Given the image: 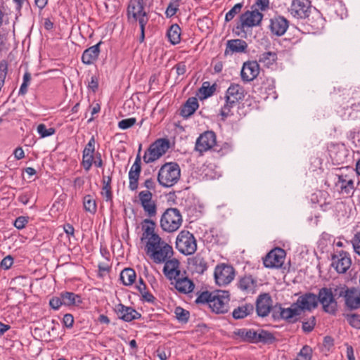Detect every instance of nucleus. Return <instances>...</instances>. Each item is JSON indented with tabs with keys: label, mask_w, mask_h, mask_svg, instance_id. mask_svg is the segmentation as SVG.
<instances>
[{
	"label": "nucleus",
	"mask_w": 360,
	"mask_h": 360,
	"mask_svg": "<svg viewBox=\"0 0 360 360\" xmlns=\"http://www.w3.org/2000/svg\"><path fill=\"white\" fill-rule=\"evenodd\" d=\"M312 349L310 347L306 345L299 352L297 357L295 360H311Z\"/></svg>",
	"instance_id": "de8ad7c7"
},
{
	"label": "nucleus",
	"mask_w": 360,
	"mask_h": 360,
	"mask_svg": "<svg viewBox=\"0 0 360 360\" xmlns=\"http://www.w3.org/2000/svg\"><path fill=\"white\" fill-rule=\"evenodd\" d=\"M181 223L182 217L179 210L176 208L167 209L164 212L160 219L162 229L169 233L178 230Z\"/></svg>",
	"instance_id": "39448f33"
},
{
	"label": "nucleus",
	"mask_w": 360,
	"mask_h": 360,
	"mask_svg": "<svg viewBox=\"0 0 360 360\" xmlns=\"http://www.w3.org/2000/svg\"><path fill=\"white\" fill-rule=\"evenodd\" d=\"M216 87L214 84L210 86L208 82H203L202 86L199 89L200 98L205 99L211 96L214 93Z\"/></svg>",
	"instance_id": "ea45409f"
},
{
	"label": "nucleus",
	"mask_w": 360,
	"mask_h": 360,
	"mask_svg": "<svg viewBox=\"0 0 360 360\" xmlns=\"http://www.w3.org/2000/svg\"><path fill=\"white\" fill-rule=\"evenodd\" d=\"M244 88L238 84H231L226 91L224 98H227L229 103H236L237 104L245 98Z\"/></svg>",
	"instance_id": "4be33fe9"
},
{
	"label": "nucleus",
	"mask_w": 360,
	"mask_h": 360,
	"mask_svg": "<svg viewBox=\"0 0 360 360\" xmlns=\"http://www.w3.org/2000/svg\"><path fill=\"white\" fill-rule=\"evenodd\" d=\"M225 99V103L221 108L220 115L223 117H227L228 116L232 115V108H233L237 103H229V101L227 98Z\"/></svg>",
	"instance_id": "c03bdc74"
},
{
	"label": "nucleus",
	"mask_w": 360,
	"mask_h": 360,
	"mask_svg": "<svg viewBox=\"0 0 360 360\" xmlns=\"http://www.w3.org/2000/svg\"><path fill=\"white\" fill-rule=\"evenodd\" d=\"M84 209L86 212L91 214H96L97 211V204L94 198L91 195H86L83 198Z\"/></svg>",
	"instance_id": "58836bf2"
},
{
	"label": "nucleus",
	"mask_w": 360,
	"mask_h": 360,
	"mask_svg": "<svg viewBox=\"0 0 360 360\" xmlns=\"http://www.w3.org/2000/svg\"><path fill=\"white\" fill-rule=\"evenodd\" d=\"M176 248L185 255L193 254L197 250V243L194 236L188 231H181L177 236Z\"/></svg>",
	"instance_id": "6e6552de"
},
{
	"label": "nucleus",
	"mask_w": 360,
	"mask_h": 360,
	"mask_svg": "<svg viewBox=\"0 0 360 360\" xmlns=\"http://www.w3.org/2000/svg\"><path fill=\"white\" fill-rule=\"evenodd\" d=\"M99 275L102 276L104 274L110 271V266L107 263L101 262L98 264Z\"/></svg>",
	"instance_id": "774afa93"
},
{
	"label": "nucleus",
	"mask_w": 360,
	"mask_h": 360,
	"mask_svg": "<svg viewBox=\"0 0 360 360\" xmlns=\"http://www.w3.org/2000/svg\"><path fill=\"white\" fill-rule=\"evenodd\" d=\"M338 180L335 183V186L338 193L341 195H349L355 190L354 174L353 171L345 173L340 171V174H336Z\"/></svg>",
	"instance_id": "1a4fd4ad"
},
{
	"label": "nucleus",
	"mask_w": 360,
	"mask_h": 360,
	"mask_svg": "<svg viewBox=\"0 0 360 360\" xmlns=\"http://www.w3.org/2000/svg\"><path fill=\"white\" fill-rule=\"evenodd\" d=\"M319 196L320 199L318 200V203L323 211H327L332 207V198L327 192L319 191L316 197Z\"/></svg>",
	"instance_id": "e433bc0d"
},
{
	"label": "nucleus",
	"mask_w": 360,
	"mask_h": 360,
	"mask_svg": "<svg viewBox=\"0 0 360 360\" xmlns=\"http://www.w3.org/2000/svg\"><path fill=\"white\" fill-rule=\"evenodd\" d=\"M136 122L135 117H130L127 119H123L118 122V127L121 129H127L134 126Z\"/></svg>",
	"instance_id": "3c124183"
},
{
	"label": "nucleus",
	"mask_w": 360,
	"mask_h": 360,
	"mask_svg": "<svg viewBox=\"0 0 360 360\" xmlns=\"http://www.w3.org/2000/svg\"><path fill=\"white\" fill-rule=\"evenodd\" d=\"M271 297L267 294L259 296L257 300L256 309L259 316L264 317L269 314L271 309Z\"/></svg>",
	"instance_id": "bb28decb"
},
{
	"label": "nucleus",
	"mask_w": 360,
	"mask_h": 360,
	"mask_svg": "<svg viewBox=\"0 0 360 360\" xmlns=\"http://www.w3.org/2000/svg\"><path fill=\"white\" fill-rule=\"evenodd\" d=\"M345 306L349 309L360 307V292L354 288H349L345 297Z\"/></svg>",
	"instance_id": "cd10ccee"
},
{
	"label": "nucleus",
	"mask_w": 360,
	"mask_h": 360,
	"mask_svg": "<svg viewBox=\"0 0 360 360\" xmlns=\"http://www.w3.org/2000/svg\"><path fill=\"white\" fill-rule=\"evenodd\" d=\"M316 325V318L314 316H310L308 319L302 321V328L306 333L311 332Z\"/></svg>",
	"instance_id": "a18cd8bd"
},
{
	"label": "nucleus",
	"mask_w": 360,
	"mask_h": 360,
	"mask_svg": "<svg viewBox=\"0 0 360 360\" xmlns=\"http://www.w3.org/2000/svg\"><path fill=\"white\" fill-rule=\"evenodd\" d=\"M300 312L311 311L318 305L317 295L311 292L305 293L298 297L295 302Z\"/></svg>",
	"instance_id": "a211bd4d"
},
{
	"label": "nucleus",
	"mask_w": 360,
	"mask_h": 360,
	"mask_svg": "<svg viewBox=\"0 0 360 360\" xmlns=\"http://www.w3.org/2000/svg\"><path fill=\"white\" fill-rule=\"evenodd\" d=\"M119 318L125 321H131L141 317V314L131 307H126L122 304L115 306V309Z\"/></svg>",
	"instance_id": "5701e85b"
},
{
	"label": "nucleus",
	"mask_w": 360,
	"mask_h": 360,
	"mask_svg": "<svg viewBox=\"0 0 360 360\" xmlns=\"http://www.w3.org/2000/svg\"><path fill=\"white\" fill-rule=\"evenodd\" d=\"M111 181L112 178L110 176H103V188L101 191V195L103 198H105L106 201H112V194L111 191Z\"/></svg>",
	"instance_id": "4c0bfd02"
},
{
	"label": "nucleus",
	"mask_w": 360,
	"mask_h": 360,
	"mask_svg": "<svg viewBox=\"0 0 360 360\" xmlns=\"http://www.w3.org/2000/svg\"><path fill=\"white\" fill-rule=\"evenodd\" d=\"M175 314L178 320L186 322L189 318V312L181 307H176Z\"/></svg>",
	"instance_id": "5fc2aeb1"
},
{
	"label": "nucleus",
	"mask_w": 360,
	"mask_h": 360,
	"mask_svg": "<svg viewBox=\"0 0 360 360\" xmlns=\"http://www.w3.org/2000/svg\"><path fill=\"white\" fill-rule=\"evenodd\" d=\"M243 7L242 3L236 4L225 15V20L226 22L231 21L236 14L239 13Z\"/></svg>",
	"instance_id": "09e8293b"
},
{
	"label": "nucleus",
	"mask_w": 360,
	"mask_h": 360,
	"mask_svg": "<svg viewBox=\"0 0 360 360\" xmlns=\"http://www.w3.org/2000/svg\"><path fill=\"white\" fill-rule=\"evenodd\" d=\"M63 322L67 328H72L74 323V318L72 315L70 314H65Z\"/></svg>",
	"instance_id": "69168bd1"
},
{
	"label": "nucleus",
	"mask_w": 360,
	"mask_h": 360,
	"mask_svg": "<svg viewBox=\"0 0 360 360\" xmlns=\"http://www.w3.org/2000/svg\"><path fill=\"white\" fill-rule=\"evenodd\" d=\"M254 307L251 304H245L235 308L232 316L235 319H244L253 312Z\"/></svg>",
	"instance_id": "2f4dec72"
},
{
	"label": "nucleus",
	"mask_w": 360,
	"mask_h": 360,
	"mask_svg": "<svg viewBox=\"0 0 360 360\" xmlns=\"http://www.w3.org/2000/svg\"><path fill=\"white\" fill-rule=\"evenodd\" d=\"M193 264L198 273L202 274L207 269V263L202 258H195Z\"/></svg>",
	"instance_id": "603ef678"
},
{
	"label": "nucleus",
	"mask_w": 360,
	"mask_h": 360,
	"mask_svg": "<svg viewBox=\"0 0 360 360\" xmlns=\"http://www.w3.org/2000/svg\"><path fill=\"white\" fill-rule=\"evenodd\" d=\"M136 274L135 271L131 268H126L120 273V280L124 285H130L135 281Z\"/></svg>",
	"instance_id": "72a5a7b5"
},
{
	"label": "nucleus",
	"mask_w": 360,
	"mask_h": 360,
	"mask_svg": "<svg viewBox=\"0 0 360 360\" xmlns=\"http://www.w3.org/2000/svg\"><path fill=\"white\" fill-rule=\"evenodd\" d=\"M136 289L140 292L143 300L148 302H153L155 297L147 290V286L146 284H136Z\"/></svg>",
	"instance_id": "79ce46f5"
},
{
	"label": "nucleus",
	"mask_w": 360,
	"mask_h": 360,
	"mask_svg": "<svg viewBox=\"0 0 360 360\" xmlns=\"http://www.w3.org/2000/svg\"><path fill=\"white\" fill-rule=\"evenodd\" d=\"M169 41L175 45L181 41V28L177 24L172 25L167 31Z\"/></svg>",
	"instance_id": "c9c22d12"
},
{
	"label": "nucleus",
	"mask_w": 360,
	"mask_h": 360,
	"mask_svg": "<svg viewBox=\"0 0 360 360\" xmlns=\"http://www.w3.org/2000/svg\"><path fill=\"white\" fill-rule=\"evenodd\" d=\"M311 2L309 0H292L289 12L295 18L304 19L309 15Z\"/></svg>",
	"instance_id": "2eb2a0df"
},
{
	"label": "nucleus",
	"mask_w": 360,
	"mask_h": 360,
	"mask_svg": "<svg viewBox=\"0 0 360 360\" xmlns=\"http://www.w3.org/2000/svg\"><path fill=\"white\" fill-rule=\"evenodd\" d=\"M263 18V14L257 9L255 11H247L240 18L241 27H252L259 25Z\"/></svg>",
	"instance_id": "6ab92c4d"
},
{
	"label": "nucleus",
	"mask_w": 360,
	"mask_h": 360,
	"mask_svg": "<svg viewBox=\"0 0 360 360\" xmlns=\"http://www.w3.org/2000/svg\"><path fill=\"white\" fill-rule=\"evenodd\" d=\"M95 152V139L92 136L83 150L82 155H94Z\"/></svg>",
	"instance_id": "6e6d98bb"
},
{
	"label": "nucleus",
	"mask_w": 360,
	"mask_h": 360,
	"mask_svg": "<svg viewBox=\"0 0 360 360\" xmlns=\"http://www.w3.org/2000/svg\"><path fill=\"white\" fill-rule=\"evenodd\" d=\"M155 224L150 219H144L142 224V236L141 240L146 244V254L156 264H160L170 259L173 255L171 245L157 234L155 231Z\"/></svg>",
	"instance_id": "f257e3e1"
},
{
	"label": "nucleus",
	"mask_w": 360,
	"mask_h": 360,
	"mask_svg": "<svg viewBox=\"0 0 360 360\" xmlns=\"http://www.w3.org/2000/svg\"><path fill=\"white\" fill-rule=\"evenodd\" d=\"M102 41L86 49L82 53V61L86 65L94 63L98 58L100 53V46Z\"/></svg>",
	"instance_id": "393cba45"
},
{
	"label": "nucleus",
	"mask_w": 360,
	"mask_h": 360,
	"mask_svg": "<svg viewBox=\"0 0 360 360\" xmlns=\"http://www.w3.org/2000/svg\"><path fill=\"white\" fill-rule=\"evenodd\" d=\"M94 159V155H82V165L85 171L88 172L90 170L93 165Z\"/></svg>",
	"instance_id": "4d7b16f0"
},
{
	"label": "nucleus",
	"mask_w": 360,
	"mask_h": 360,
	"mask_svg": "<svg viewBox=\"0 0 360 360\" xmlns=\"http://www.w3.org/2000/svg\"><path fill=\"white\" fill-rule=\"evenodd\" d=\"M216 144V135L213 131H207L200 134L195 142V148L202 153L212 148Z\"/></svg>",
	"instance_id": "dca6fc26"
},
{
	"label": "nucleus",
	"mask_w": 360,
	"mask_h": 360,
	"mask_svg": "<svg viewBox=\"0 0 360 360\" xmlns=\"http://www.w3.org/2000/svg\"><path fill=\"white\" fill-rule=\"evenodd\" d=\"M238 286L246 293H254L257 288V280L250 275L245 276L239 280Z\"/></svg>",
	"instance_id": "c756f323"
},
{
	"label": "nucleus",
	"mask_w": 360,
	"mask_h": 360,
	"mask_svg": "<svg viewBox=\"0 0 360 360\" xmlns=\"http://www.w3.org/2000/svg\"><path fill=\"white\" fill-rule=\"evenodd\" d=\"M212 292L205 291L199 294L195 300L197 304H207L210 305V300H211Z\"/></svg>",
	"instance_id": "8fccbe9b"
},
{
	"label": "nucleus",
	"mask_w": 360,
	"mask_h": 360,
	"mask_svg": "<svg viewBox=\"0 0 360 360\" xmlns=\"http://www.w3.org/2000/svg\"><path fill=\"white\" fill-rule=\"evenodd\" d=\"M181 176L179 165L174 162L164 164L159 169L158 181L163 187L169 188L175 185Z\"/></svg>",
	"instance_id": "7ed1b4c3"
},
{
	"label": "nucleus",
	"mask_w": 360,
	"mask_h": 360,
	"mask_svg": "<svg viewBox=\"0 0 360 360\" xmlns=\"http://www.w3.org/2000/svg\"><path fill=\"white\" fill-rule=\"evenodd\" d=\"M233 335L240 341L252 344H271L276 339L273 333L263 329L238 328L233 331Z\"/></svg>",
	"instance_id": "f03ea898"
},
{
	"label": "nucleus",
	"mask_w": 360,
	"mask_h": 360,
	"mask_svg": "<svg viewBox=\"0 0 360 360\" xmlns=\"http://www.w3.org/2000/svg\"><path fill=\"white\" fill-rule=\"evenodd\" d=\"M13 263V258L11 255L5 257L0 263L1 268L7 270Z\"/></svg>",
	"instance_id": "680f3d73"
},
{
	"label": "nucleus",
	"mask_w": 360,
	"mask_h": 360,
	"mask_svg": "<svg viewBox=\"0 0 360 360\" xmlns=\"http://www.w3.org/2000/svg\"><path fill=\"white\" fill-rule=\"evenodd\" d=\"M289 22L283 16H276L271 19L269 28L271 33L276 36H282L287 31Z\"/></svg>",
	"instance_id": "412c9836"
},
{
	"label": "nucleus",
	"mask_w": 360,
	"mask_h": 360,
	"mask_svg": "<svg viewBox=\"0 0 360 360\" xmlns=\"http://www.w3.org/2000/svg\"><path fill=\"white\" fill-rule=\"evenodd\" d=\"M174 280V287L181 293L188 294L193 292L195 284L187 276L179 275Z\"/></svg>",
	"instance_id": "b1692460"
},
{
	"label": "nucleus",
	"mask_w": 360,
	"mask_h": 360,
	"mask_svg": "<svg viewBox=\"0 0 360 360\" xmlns=\"http://www.w3.org/2000/svg\"><path fill=\"white\" fill-rule=\"evenodd\" d=\"M333 289V293L338 297H345L346 294L349 291V288L345 285V284H339L337 285H333V288H330Z\"/></svg>",
	"instance_id": "37998d69"
},
{
	"label": "nucleus",
	"mask_w": 360,
	"mask_h": 360,
	"mask_svg": "<svg viewBox=\"0 0 360 360\" xmlns=\"http://www.w3.org/2000/svg\"><path fill=\"white\" fill-rule=\"evenodd\" d=\"M199 105L196 98H189L181 110V115L185 118H188L193 115L198 108Z\"/></svg>",
	"instance_id": "7c9ffc66"
},
{
	"label": "nucleus",
	"mask_w": 360,
	"mask_h": 360,
	"mask_svg": "<svg viewBox=\"0 0 360 360\" xmlns=\"http://www.w3.org/2000/svg\"><path fill=\"white\" fill-rule=\"evenodd\" d=\"M351 243L354 249V252L360 256V231L354 233L351 240Z\"/></svg>",
	"instance_id": "864d4df0"
},
{
	"label": "nucleus",
	"mask_w": 360,
	"mask_h": 360,
	"mask_svg": "<svg viewBox=\"0 0 360 360\" xmlns=\"http://www.w3.org/2000/svg\"><path fill=\"white\" fill-rule=\"evenodd\" d=\"M28 223V220L25 217H19L14 221V226L18 229H22Z\"/></svg>",
	"instance_id": "e2e57ef3"
},
{
	"label": "nucleus",
	"mask_w": 360,
	"mask_h": 360,
	"mask_svg": "<svg viewBox=\"0 0 360 360\" xmlns=\"http://www.w3.org/2000/svg\"><path fill=\"white\" fill-rule=\"evenodd\" d=\"M179 6L170 2L166 9L165 15L167 18H171L179 10Z\"/></svg>",
	"instance_id": "bf43d9fd"
},
{
	"label": "nucleus",
	"mask_w": 360,
	"mask_h": 360,
	"mask_svg": "<svg viewBox=\"0 0 360 360\" xmlns=\"http://www.w3.org/2000/svg\"><path fill=\"white\" fill-rule=\"evenodd\" d=\"M347 321L352 327L360 328V315L352 314L348 317Z\"/></svg>",
	"instance_id": "052dcab7"
},
{
	"label": "nucleus",
	"mask_w": 360,
	"mask_h": 360,
	"mask_svg": "<svg viewBox=\"0 0 360 360\" xmlns=\"http://www.w3.org/2000/svg\"><path fill=\"white\" fill-rule=\"evenodd\" d=\"M331 266L338 274H345L350 268L352 259L349 253L344 250L335 252L331 257Z\"/></svg>",
	"instance_id": "f8f14e48"
},
{
	"label": "nucleus",
	"mask_w": 360,
	"mask_h": 360,
	"mask_svg": "<svg viewBox=\"0 0 360 360\" xmlns=\"http://www.w3.org/2000/svg\"><path fill=\"white\" fill-rule=\"evenodd\" d=\"M127 16L130 23L138 22L140 27L146 25L149 16L145 11L143 0H130L127 6Z\"/></svg>",
	"instance_id": "20e7f679"
},
{
	"label": "nucleus",
	"mask_w": 360,
	"mask_h": 360,
	"mask_svg": "<svg viewBox=\"0 0 360 360\" xmlns=\"http://www.w3.org/2000/svg\"><path fill=\"white\" fill-rule=\"evenodd\" d=\"M255 5L262 11H266L269 8V0H256Z\"/></svg>",
	"instance_id": "0e129e2a"
},
{
	"label": "nucleus",
	"mask_w": 360,
	"mask_h": 360,
	"mask_svg": "<svg viewBox=\"0 0 360 360\" xmlns=\"http://www.w3.org/2000/svg\"><path fill=\"white\" fill-rule=\"evenodd\" d=\"M163 272L169 280H174L180 275L179 262L176 259H168L164 262Z\"/></svg>",
	"instance_id": "a878e982"
},
{
	"label": "nucleus",
	"mask_w": 360,
	"mask_h": 360,
	"mask_svg": "<svg viewBox=\"0 0 360 360\" xmlns=\"http://www.w3.org/2000/svg\"><path fill=\"white\" fill-rule=\"evenodd\" d=\"M300 314L301 313L295 303H293L290 307L280 308V316L281 319L288 323H294L297 321V316Z\"/></svg>",
	"instance_id": "c85d7f7f"
},
{
	"label": "nucleus",
	"mask_w": 360,
	"mask_h": 360,
	"mask_svg": "<svg viewBox=\"0 0 360 360\" xmlns=\"http://www.w3.org/2000/svg\"><path fill=\"white\" fill-rule=\"evenodd\" d=\"M235 277V270L233 266L221 264L217 265L214 270V278L219 285L229 284Z\"/></svg>",
	"instance_id": "ddd939ff"
},
{
	"label": "nucleus",
	"mask_w": 360,
	"mask_h": 360,
	"mask_svg": "<svg viewBox=\"0 0 360 360\" xmlns=\"http://www.w3.org/2000/svg\"><path fill=\"white\" fill-rule=\"evenodd\" d=\"M318 302L322 306L323 311L330 315H335L338 310V302L333 293V289L322 288L317 295Z\"/></svg>",
	"instance_id": "0eeeda50"
},
{
	"label": "nucleus",
	"mask_w": 360,
	"mask_h": 360,
	"mask_svg": "<svg viewBox=\"0 0 360 360\" xmlns=\"http://www.w3.org/2000/svg\"><path fill=\"white\" fill-rule=\"evenodd\" d=\"M259 73V65L256 61H248L244 63L240 75L244 82H251L257 77Z\"/></svg>",
	"instance_id": "aec40b11"
},
{
	"label": "nucleus",
	"mask_w": 360,
	"mask_h": 360,
	"mask_svg": "<svg viewBox=\"0 0 360 360\" xmlns=\"http://www.w3.org/2000/svg\"><path fill=\"white\" fill-rule=\"evenodd\" d=\"M50 307L57 310L60 308V306L63 305V301L62 300V296L60 297H53L49 301Z\"/></svg>",
	"instance_id": "13d9d810"
},
{
	"label": "nucleus",
	"mask_w": 360,
	"mask_h": 360,
	"mask_svg": "<svg viewBox=\"0 0 360 360\" xmlns=\"http://www.w3.org/2000/svg\"><path fill=\"white\" fill-rule=\"evenodd\" d=\"M37 132L41 138H45L54 134L56 130L53 127L46 128L44 124H40L37 127Z\"/></svg>",
	"instance_id": "49530a36"
},
{
	"label": "nucleus",
	"mask_w": 360,
	"mask_h": 360,
	"mask_svg": "<svg viewBox=\"0 0 360 360\" xmlns=\"http://www.w3.org/2000/svg\"><path fill=\"white\" fill-rule=\"evenodd\" d=\"M277 58L276 54L274 52H264L259 55V62L263 63L265 66H270L275 63Z\"/></svg>",
	"instance_id": "a19ab883"
},
{
	"label": "nucleus",
	"mask_w": 360,
	"mask_h": 360,
	"mask_svg": "<svg viewBox=\"0 0 360 360\" xmlns=\"http://www.w3.org/2000/svg\"><path fill=\"white\" fill-rule=\"evenodd\" d=\"M286 253L284 250L280 248H276L271 250L263 258V263L265 267L273 269L280 268L284 263Z\"/></svg>",
	"instance_id": "4468645a"
},
{
	"label": "nucleus",
	"mask_w": 360,
	"mask_h": 360,
	"mask_svg": "<svg viewBox=\"0 0 360 360\" xmlns=\"http://www.w3.org/2000/svg\"><path fill=\"white\" fill-rule=\"evenodd\" d=\"M169 148V141L167 139H159L153 142L143 157L146 163H151L162 157Z\"/></svg>",
	"instance_id": "423d86ee"
},
{
	"label": "nucleus",
	"mask_w": 360,
	"mask_h": 360,
	"mask_svg": "<svg viewBox=\"0 0 360 360\" xmlns=\"http://www.w3.org/2000/svg\"><path fill=\"white\" fill-rule=\"evenodd\" d=\"M62 300L63 305H78L82 303L81 297L79 295L70 292H65L61 293Z\"/></svg>",
	"instance_id": "f704fd0d"
},
{
	"label": "nucleus",
	"mask_w": 360,
	"mask_h": 360,
	"mask_svg": "<svg viewBox=\"0 0 360 360\" xmlns=\"http://www.w3.org/2000/svg\"><path fill=\"white\" fill-rule=\"evenodd\" d=\"M141 144L139 145L138 155L129 172V188L131 191H136L138 188L139 179L141 171Z\"/></svg>",
	"instance_id": "f3484780"
},
{
	"label": "nucleus",
	"mask_w": 360,
	"mask_h": 360,
	"mask_svg": "<svg viewBox=\"0 0 360 360\" xmlns=\"http://www.w3.org/2000/svg\"><path fill=\"white\" fill-rule=\"evenodd\" d=\"M139 202L144 211L145 215L148 217L147 219L155 218L157 215V205L153 200V194L149 191H142L139 193Z\"/></svg>",
	"instance_id": "9b49d317"
},
{
	"label": "nucleus",
	"mask_w": 360,
	"mask_h": 360,
	"mask_svg": "<svg viewBox=\"0 0 360 360\" xmlns=\"http://www.w3.org/2000/svg\"><path fill=\"white\" fill-rule=\"evenodd\" d=\"M229 292L224 290L212 292L209 307L217 314H224L228 311L230 300Z\"/></svg>",
	"instance_id": "9d476101"
},
{
	"label": "nucleus",
	"mask_w": 360,
	"mask_h": 360,
	"mask_svg": "<svg viewBox=\"0 0 360 360\" xmlns=\"http://www.w3.org/2000/svg\"><path fill=\"white\" fill-rule=\"evenodd\" d=\"M248 48L247 43L240 39L229 40L227 42V49L231 52L242 53L245 52Z\"/></svg>",
	"instance_id": "473e14b6"
},
{
	"label": "nucleus",
	"mask_w": 360,
	"mask_h": 360,
	"mask_svg": "<svg viewBox=\"0 0 360 360\" xmlns=\"http://www.w3.org/2000/svg\"><path fill=\"white\" fill-rule=\"evenodd\" d=\"M175 68L176 70V73L178 75H183L185 74L186 71V65L184 62L177 63L175 65Z\"/></svg>",
	"instance_id": "338daca9"
}]
</instances>
